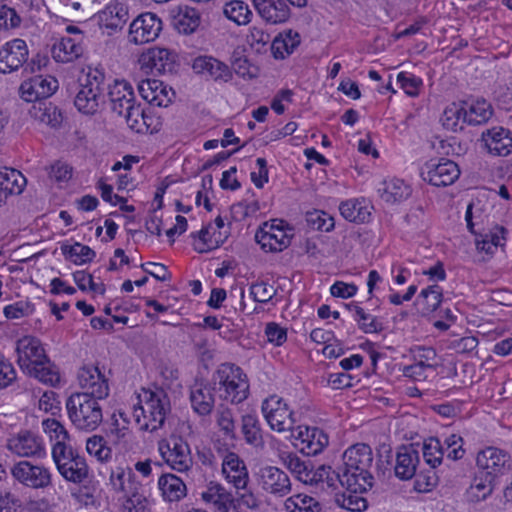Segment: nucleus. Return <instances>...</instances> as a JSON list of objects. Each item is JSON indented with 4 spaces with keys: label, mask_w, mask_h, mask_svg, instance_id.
<instances>
[{
    "label": "nucleus",
    "mask_w": 512,
    "mask_h": 512,
    "mask_svg": "<svg viewBox=\"0 0 512 512\" xmlns=\"http://www.w3.org/2000/svg\"><path fill=\"white\" fill-rule=\"evenodd\" d=\"M78 92L74 98L77 110L86 115L96 114L105 103L107 89L104 72L98 68H89L88 72L78 79Z\"/></svg>",
    "instance_id": "f257e3e1"
},
{
    "label": "nucleus",
    "mask_w": 512,
    "mask_h": 512,
    "mask_svg": "<svg viewBox=\"0 0 512 512\" xmlns=\"http://www.w3.org/2000/svg\"><path fill=\"white\" fill-rule=\"evenodd\" d=\"M144 397V405L134 406L133 417L140 430L153 432L163 426L170 400L162 389L144 390Z\"/></svg>",
    "instance_id": "f03ea898"
},
{
    "label": "nucleus",
    "mask_w": 512,
    "mask_h": 512,
    "mask_svg": "<svg viewBox=\"0 0 512 512\" xmlns=\"http://www.w3.org/2000/svg\"><path fill=\"white\" fill-rule=\"evenodd\" d=\"M99 398L87 394H72L66 402L69 419L79 430L93 431L103 419Z\"/></svg>",
    "instance_id": "7ed1b4c3"
},
{
    "label": "nucleus",
    "mask_w": 512,
    "mask_h": 512,
    "mask_svg": "<svg viewBox=\"0 0 512 512\" xmlns=\"http://www.w3.org/2000/svg\"><path fill=\"white\" fill-rule=\"evenodd\" d=\"M215 380L218 384L220 397L233 404L247 399L249 383L242 369L231 363L221 364L216 371Z\"/></svg>",
    "instance_id": "20e7f679"
},
{
    "label": "nucleus",
    "mask_w": 512,
    "mask_h": 512,
    "mask_svg": "<svg viewBox=\"0 0 512 512\" xmlns=\"http://www.w3.org/2000/svg\"><path fill=\"white\" fill-rule=\"evenodd\" d=\"M159 452L166 464L175 471L188 472L193 467L190 446L181 436L172 435L159 442Z\"/></svg>",
    "instance_id": "39448f33"
},
{
    "label": "nucleus",
    "mask_w": 512,
    "mask_h": 512,
    "mask_svg": "<svg viewBox=\"0 0 512 512\" xmlns=\"http://www.w3.org/2000/svg\"><path fill=\"white\" fill-rule=\"evenodd\" d=\"M262 413L270 428L277 432L291 431L296 423L295 414L283 398L271 395L262 403Z\"/></svg>",
    "instance_id": "423d86ee"
},
{
    "label": "nucleus",
    "mask_w": 512,
    "mask_h": 512,
    "mask_svg": "<svg viewBox=\"0 0 512 512\" xmlns=\"http://www.w3.org/2000/svg\"><path fill=\"white\" fill-rule=\"evenodd\" d=\"M255 479L260 490L273 497H285L292 490L288 474L276 466L261 467L255 474Z\"/></svg>",
    "instance_id": "0eeeda50"
},
{
    "label": "nucleus",
    "mask_w": 512,
    "mask_h": 512,
    "mask_svg": "<svg viewBox=\"0 0 512 512\" xmlns=\"http://www.w3.org/2000/svg\"><path fill=\"white\" fill-rule=\"evenodd\" d=\"M283 221L265 222L256 232L255 240L266 252H281L291 243L292 228L285 229Z\"/></svg>",
    "instance_id": "6e6552de"
},
{
    "label": "nucleus",
    "mask_w": 512,
    "mask_h": 512,
    "mask_svg": "<svg viewBox=\"0 0 512 512\" xmlns=\"http://www.w3.org/2000/svg\"><path fill=\"white\" fill-rule=\"evenodd\" d=\"M421 177L424 181L436 187H445L453 184L460 176L458 165L442 158L438 162L432 159L421 168Z\"/></svg>",
    "instance_id": "1a4fd4ad"
},
{
    "label": "nucleus",
    "mask_w": 512,
    "mask_h": 512,
    "mask_svg": "<svg viewBox=\"0 0 512 512\" xmlns=\"http://www.w3.org/2000/svg\"><path fill=\"white\" fill-rule=\"evenodd\" d=\"M11 475L20 484L32 489H44L52 484L51 473L46 467L34 465L27 460L14 464Z\"/></svg>",
    "instance_id": "9d476101"
},
{
    "label": "nucleus",
    "mask_w": 512,
    "mask_h": 512,
    "mask_svg": "<svg viewBox=\"0 0 512 512\" xmlns=\"http://www.w3.org/2000/svg\"><path fill=\"white\" fill-rule=\"evenodd\" d=\"M7 449L18 457L43 458L46 455L42 438L29 430H22L7 440Z\"/></svg>",
    "instance_id": "9b49d317"
},
{
    "label": "nucleus",
    "mask_w": 512,
    "mask_h": 512,
    "mask_svg": "<svg viewBox=\"0 0 512 512\" xmlns=\"http://www.w3.org/2000/svg\"><path fill=\"white\" fill-rule=\"evenodd\" d=\"M476 465L485 474L497 478L511 470L512 460L506 451L496 447H487L478 452Z\"/></svg>",
    "instance_id": "f8f14e48"
},
{
    "label": "nucleus",
    "mask_w": 512,
    "mask_h": 512,
    "mask_svg": "<svg viewBox=\"0 0 512 512\" xmlns=\"http://www.w3.org/2000/svg\"><path fill=\"white\" fill-rule=\"evenodd\" d=\"M78 382L84 390L80 394L105 399L109 395L108 379L97 366L84 365L78 371Z\"/></svg>",
    "instance_id": "ddd939ff"
},
{
    "label": "nucleus",
    "mask_w": 512,
    "mask_h": 512,
    "mask_svg": "<svg viewBox=\"0 0 512 512\" xmlns=\"http://www.w3.org/2000/svg\"><path fill=\"white\" fill-rule=\"evenodd\" d=\"M176 54L166 48L153 47L139 57V64L145 72L172 73L176 66Z\"/></svg>",
    "instance_id": "4468645a"
},
{
    "label": "nucleus",
    "mask_w": 512,
    "mask_h": 512,
    "mask_svg": "<svg viewBox=\"0 0 512 512\" xmlns=\"http://www.w3.org/2000/svg\"><path fill=\"white\" fill-rule=\"evenodd\" d=\"M369 467L355 468L342 464L338 468L340 485L352 493H364L370 490L374 484V477Z\"/></svg>",
    "instance_id": "2eb2a0df"
},
{
    "label": "nucleus",
    "mask_w": 512,
    "mask_h": 512,
    "mask_svg": "<svg viewBox=\"0 0 512 512\" xmlns=\"http://www.w3.org/2000/svg\"><path fill=\"white\" fill-rule=\"evenodd\" d=\"M29 51L24 40L16 38L0 48V73L17 71L27 63Z\"/></svg>",
    "instance_id": "dca6fc26"
},
{
    "label": "nucleus",
    "mask_w": 512,
    "mask_h": 512,
    "mask_svg": "<svg viewBox=\"0 0 512 512\" xmlns=\"http://www.w3.org/2000/svg\"><path fill=\"white\" fill-rule=\"evenodd\" d=\"M161 29L162 22L155 14H141L130 24V41L135 44H144L154 41L158 37Z\"/></svg>",
    "instance_id": "f3484780"
},
{
    "label": "nucleus",
    "mask_w": 512,
    "mask_h": 512,
    "mask_svg": "<svg viewBox=\"0 0 512 512\" xmlns=\"http://www.w3.org/2000/svg\"><path fill=\"white\" fill-rule=\"evenodd\" d=\"M58 88V81L52 76L36 75L21 83L19 91L26 102H36L50 97Z\"/></svg>",
    "instance_id": "a211bd4d"
},
{
    "label": "nucleus",
    "mask_w": 512,
    "mask_h": 512,
    "mask_svg": "<svg viewBox=\"0 0 512 512\" xmlns=\"http://www.w3.org/2000/svg\"><path fill=\"white\" fill-rule=\"evenodd\" d=\"M296 439V447L307 456H316L320 454L328 445V435L318 427L297 428V434H293Z\"/></svg>",
    "instance_id": "6ab92c4d"
},
{
    "label": "nucleus",
    "mask_w": 512,
    "mask_h": 512,
    "mask_svg": "<svg viewBox=\"0 0 512 512\" xmlns=\"http://www.w3.org/2000/svg\"><path fill=\"white\" fill-rule=\"evenodd\" d=\"M192 68L195 73L203 75L215 82L227 83L232 80L233 73L229 66L212 56H198L194 59Z\"/></svg>",
    "instance_id": "aec40b11"
},
{
    "label": "nucleus",
    "mask_w": 512,
    "mask_h": 512,
    "mask_svg": "<svg viewBox=\"0 0 512 512\" xmlns=\"http://www.w3.org/2000/svg\"><path fill=\"white\" fill-rule=\"evenodd\" d=\"M222 474L237 490L245 489L249 482L246 464L235 452L227 451L223 455Z\"/></svg>",
    "instance_id": "412c9836"
},
{
    "label": "nucleus",
    "mask_w": 512,
    "mask_h": 512,
    "mask_svg": "<svg viewBox=\"0 0 512 512\" xmlns=\"http://www.w3.org/2000/svg\"><path fill=\"white\" fill-rule=\"evenodd\" d=\"M16 352L17 363L23 371L47 357L40 340L33 336L19 339L16 343Z\"/></svg>",
    "instance_id": "4be33fe9"
},
{
    "label": "nucleus",
    "mask_w": 512,
    "mask_h": 512,
    "mask_svg": "<svg viewBox=\"0 0 512 512\" xmlns=\"http://www.w3.org/2000/svg\"><path fill=\"white\" fill-rule=\"evenodd\" d=\"M138 91L145 101L157 107H167L175 95L172 88H168L162 81L156 79L140 81Z\"/></svg>",
    "instance_id": "5701e85b"
},
{
    "label": "nucleus",
    "mask_w": 512,
    "mask_h": 512,
    "mask_svg": "<svg viewBox=\"0 0 512 512\" xmlns=\"http://www.w3.org/2000/svg\"><path fill=\"white\" fill-rule=\"evenodd\" d=\"M259 16L268 24H282L289 20L291 11L285 0H252Z\"/></svg>",
    "instance_id": "b1692460"
},
{
    "label": "nucleus",
    "mask_w": 512,
    "mask_h": 512,
    "mask_svg": "<svg viewBox=\"0 0 512 512\" xmlns=\"http://www.w3.org/2000/svg\"><path fill=\"white\" fill-rule=\"evenodd\" d=\"M201 499L218 512H237L233 495L218 482L211 481L201 493Z\"/></svg>",
    "instance_id": "393cba45"
},
{
    "label": "nucleus",
    "mask_w": 512,
    "mask_h": 512,
    "mask_svg": "<svg viewBox=\"0 0 512 512\" xmlns=\"http://www.w3.org/2000/svg\"><path fill=\"white\" fill-rule=\"evenodd\" d=\"M111 110L114 113L124 114L136 104L133 88L126 81L115 80L113 85H107Z\"/></svg>",
    "instance_id": "a878e982"
},
{
    "label": "nucleus",
    "mask_w": 512,
    "mask_h": 512,
    "mask_svg": "<svg viewBox=\"0 0 512 512\" xmlns=\"http://www.w3.org/2000/svg\"><path fill=\"white\" fill-rule=\"evenodd\" d=\"M98 23L101 28L107 30L111 35L122 30L128 20V9L122 3H111L97 14Z\"/></svg>",
    "instance_id": "bb28decb"
},
{
    "label": "nucleus",
    "mask_w": 512,
    "mask_h": 512,
    "mask_svg": "<svg viewBox=\"0 0 512 512\" xmlns=\"http://www.w3.org/2000/svg\"><path fill=\"white\" fill-rule=\"evenodd\" d=\"M420 462L419 452L412 445L398 448L395 459V475L401 480H409L416 475Z\"/></svg>",
    "instance_id": "cd10ccee"
},
{
    "label": "nucleus",
    "mask_w": 512,
    "mask_h": 512,
    "mask_svg": "<svg viewBox=\"0 0 512 512\" xmlns=\"http://www.w3.org/2000/svg\"><path fill=\"white\" fill-rule=\"evenodd\" d=\"M487 151L495 156H507L512 150V137L502 127L488 129L482 133Z\"/></svg>",
    "instance_id": "c85d7f7f"
},
{
    "label": "nucleus",
    "mask_w": 512,
    "mask_h": 512,
    "mask_svg": "<svg viewBox=\"0 0 512 512\" xmlns=\"http://www.w3.org/2000/svg\"><path fill=\"white\" fill-rule=\"evenodd\" d=\"M172 25L182 34H192L199 27L201 17L199 12L192 7L178 6L171 10Z\"/></svg>",
    "instance_id": "c756f323"
},
{
    "label": "nucleus",
    "mask_w": 512,
    "mask_h": 512,
    "mask_svg": "<svg viewBox=\"0 0 512 512\" xmlns=\"http://www.w3.org/2000/svg\"><path fill=\"white\" fill-rule=\"evenodd\" d=\"M212 388L204 383H195L190 390V402L193 410L201 415H209L214 408Z\"/></svg>",
    "instance_id": "7c9ffc66"
},
{
    "label": "nucleus",
    "mask_w": 512,
    "mask_h": 512,
    "mask_svg": "<svg viewBox=\"0 0 512 512\" xmlns=\"http://www.w3.org/2000/svg\"><path fill=\"white\" fill-rule=\"evenodd\" d=\"M158 487L163 499L168 502L180 501L187 494V487L184 481L171 473H166L159 477Z\"/></svg>",
    "instance_id": "2f4dec72"
},
{
    "label": "nucleus",
    "mask_w": 512,
    "mask_h": 512,
    "mask_svg": "<svg viewBox=\"0 0 512 512\" xmlns=\"http://www.w3.org/2000/svg\"><path fill=\"white\" fill-rule=\"evenodd\" d=\"M343 464L355 468L373 467L374 457L371 447L365 443L350 446L342 456Z\"/></svg>",
    "instance_id": "473e14b6"
},
{
    "label": "nucleus",
    "mask_w": 512,
    "mask_h": 512,
    "mask_svg": "<svg viewBox=\"0 0 512 512\" xmlns=\"http://www.w3.org/2000/svg\"><path fill=\"white\" fill-rule=\"evenodd\" d=\"M305 484L319 487L322 490L331 489L335 490L340 484L339 472L332 470L330 466L321 465L317 469L311 470L308 474Z\"/></svg>",
    "instance_id": "72a5a7b5"
},
{
    "label": "nucleus",
    "mask_w": 512,
    "mask_h": 512,
    "mask_svg": "<svg viewBox=\"0 0 512 512\" xmlns=\"http://www.w3.org/2000/svg\"><path fill=\"white\" fill-rule=\"evenodd\" d=\"M83 51L82 45L75 38L63 37L53 46L52 55L57 62L67 63L78 59Z\"/></svg>",
    "instance_id": "f704fd0d"
},
{
    "label": "nucleus",
    "mask_w": 512,
    "mask_h": 512,
    "mask_svg": "<svg viewBox=\"0 0 512 512\" xmlns=\"http://www.w3.org/2000/svg\"><path fill=\"white\" fill-rule=\"evenodd\" d=\"M30 114L36 121L52 128L60 126L63 120L61 111L51 102H38L33 105Z\"/></svg>",
    "instance_id": "c9c22d12"
},
{
    "label": "nucleus",
    "mask_w": 512,
    "mask_h": 512,
    "mask_svg": "<svg viewBox=\"0 0 512 512\" xmlns=\"http://www.w3.org/2000/svg\"><path fill=\"white\" fill-rule=\"evenodd\" d=\"M341 215L350 222L365 223L369 220L370 207L357 199L343 201L339 206Z\"/></svg>",
    "instance_id": "e433bc0d"
},
{
    "label": "nucleus",
    "mask_w": 512,
    "mask_h": 512,
    "mask_svg": "<svg viewBox=\"0 0 512 512\" xmlns=\"http://www.w3.org/2000/svg\"><path fill=\"white\" fill-rule=\"evenodd\" d=\"M57 469L65 480L75 484H80L84 482L89 474L87 463L85 459L81 456H78L73 460L67 461L65 465Z\"/></svg>",
    "instance_id": "4c0bfd02"
},
{
    "label": "nucleus",
    "mask_w": 512,
    "mask_h": 512,
    "mask_svg": "<svg viewBox=\"0 0 512 512\" xmlns=\"http://www.w3.org/2000/svg\"><path fill=\"white\" fill-rule=\"evenodd\" d=\"M379 193L383 201L394 204L408 198L411 190L403 180L391 179L383 182V187L379 189Z\"/></svg>",
    "instance_id": "58836bf2"
},
{
    "label": "nucleus",
    "mask_w": 512,
    "mask_h": 512,
    "mask_svg": "<svg viewBox=\"0 0 512 512\" xmlns=\"http://www.w3.org/2000/svg\"><path fill=\"white\" fill-rule=\"evenodd\" d=\"M241 432L247 444L256 448L263 446L262 430L256 415L245 414L241 417Z\"/></svg>",
    "instance_id": "ea45409f"
},
{
    "label": "nucleus",
    "mask_w": 512,
    "mask_h": 512,
    "mask_svg": "<svg viewBox=\"0 0 512 512\" xmlns=\"http://www.w3.org/2000/svg\"><path fill=\"white\" fill-rule=\"evenodd\" d=\"M28 375L38 379L44 384L55 386L60 381L59 372L55 366L50 362L48 357L43 361H39L36 364L25 370Z\"/></svg>",
    "instance_id": "a19ab883"
},
{
    "label": "nucleus",
    "mask_w": 512,
    "mask_h": 512,
    "mask_svg": "<svg viewBox=\"0 0 512 512\" xmlns=\"http://www.w3.org/2000/svg\"><path fill=\"white\" fill-rule=\"evenodd\" d=\"M300 44V35L297 32L289 30L285 34L275 37L271 49L276 59H284L286 55L291 54Z\"/></svg>",
    "instance_id": "79ce46f5"
},
{
    "label": "nucleus",
    "mask_w": 512,
    "mask_h": 512,
    "mask_svg": "<svg viewBox=\"0 0 512 512\" xmlns=\"http://www.w3.org/2000/svg\"><path fill=\"white\" fill-rule=\"evenodd\" d=\"M506 229L503 226H496L492 231L476 238V248L487 255H493L499 246L505 242Z\"/></svg>",
    "instance_id": "37998d69"
},
{
    "label": "nucleus",
    "mask_w": 512,
    "mask_h": 512,
    "mask_svg": "<svg viewBox=\"0 0 512 512\" xmlns=\"http://www.w3.org/2000/svg\"><path fill=\"white\" fill-rule=\"evenodd\" d=\"M61 252L67 260L72 261L76 265H82L91 262L96 253L87 245L75 242L73 245L63 244Z\"/></svg>",
    "instance_id": "c03bdc74"
},
{
    "label": "nucleus",
    "mask_w": 512,
    "mask_h": 512,
    "mask_svg": "<svg viewBox=\"0 0 512 512\" xmlns=\"http://www.w3.org/2000/svg\"><path fill=\"white\" fill-rule=\"evenodd\" d=\"M442 302V289L438 285H431L423 289L417 297V304L421 306L423 314L434 312Z\"/></svg>",
    "instance_id": "a18cd8bd"
},
{
    "label": "nucleus",
    "mask_w": 512,
    "mask_h": 512,
    "mask_svg": "<svg viewBox=\"0 0 512 512\" xmlns=\"http://www.w3.org/2000/svg\"><path fill=\"white\" fill-rule=\"evenodd\" d=\"M287 512H320L321 505L313 497L304 494L293 495L285 500Z\"/></svg>",
    "instance_id": "49530a36"
},
{
    "label": "nucleus",
    "mask_w": 512,
    "mask_h": 512,
    "mask_svg": "<svg viewBox=\"0 0 512 512\" xmlns=\"http://www.w3.org/2000/svg\"><path fill=\"white\" fill-rule=\"evenodd\" d=\"M491 116V105L485 100L471 104L468 109L464 108V122L470 125L485 123Z\"/></svg>",
    "instance_id": "de8ad7c7"
},
{
    "label": "nucleus",
    "mask_w": 512,
    "mask_h": 512,
    "mask_svg": "<svg viewBox=\"0 0 512 512\" xmlns=\"http://www.w3.org/2000/svg\"><path fill=\"white\" fill-rule=\"evenodd\" d=\"M224 15L237 25H246L250 22L252 11L248 5L240 0H232L224 6Z\"/></svg>",
    "instance_id": "09e8293b"
},
{
    "label": "nucleus",
    "mask_w": 512,
    "mask_h": 512,
    "mask_svg": "<svg viewBox=\"0 0 512 512\" xmlns=\"http://www.w3.org/2000/svg\"><path fill=\"white\" fill-rule=\"evenodd\" d=\"M442 125L445 129L453 132L463 130L464 107L460 104L452 103L447 106L441 117Z\"/></svg>",
    "instance_id": "8fccbe9b"
},
{
    "label": "nucleus",
    "mask_w": 512,
    "mask_h": 512,
    "mask_svg": "<svg viewBox=\"0 0 512 512\" xmlns=\"http://www.w3.org/2000/svg\"><path fill=\"white\" fill-rule=\"evenodd\" d=\"M216 422L219 430L226 438L230 440L237 439L235 415L232 409L220 406L216 413Z\"/></svg>",
    "instance_id": "3c124183"
},
{
    "label": "nucleus",
    "mask_w": 512,
    "mask_h": 512,
    "mask_svg": "<svg viewBox=\"0 0 512 512\" xmlns=\"http://www.w3.org/2000/svg\"><path fill=\"white\" fill-rule=\"evenodd\" d=\"M283 464L286 468L296 476V478L305 483L312 470L310 463L301 460L296 454L287 453L282 456Z\"/></svg>",
    "instance_id": "603ef678"
},
{
    "label": "nucleus",
    "mask_w": 512,
    "mask_h": 512,
    "mask_svg": "<svg viewBox=\"0 0 512 512\" xmlns=\"http://www.w3.org/2000/svg\"><path fill=\"white\" fill-rule=\"evenodd\" d=\"M354 311L355 321L357 322L359 329L364 333H379L383 331L384 326L376 316L365 312L362 307L357 305L354 306Z\"/></svg>",
    "instance_id": "864d4df0"
},
{
    "label": "nucleus",
    "mask_w": 512,
    "mask_h": 512,
    "mask_svg": "<svg viewBox=\"0 0 512 512\" xmlns=\"http://www.w3.org/2000/svg\"><path fill=\"white\" fill-rule=\"evenodd\" d=\"M495 477L482 470L474 477L470 489L477 499H485L493 491Z\"/></svg>",
    "instance_id": "5fc2aeb1"
},
{
    "label": "nucleus",
    "mask_w": 512,
    "mask_h": 512,
    "mask_svg": "<svg viewBox=\"0 0 512 512\" xmlns=\"http://www.w3.org/2000/svg\"><path fill=\"white\" fill-rule=\"evenodd\" d=\"M124 117L128 127L137 133H147V125L145 124V111L140 104H135L133 107L125 111L124 114H119Z\"/></svg>",
    "instance_id": "6e6d98bb"
},
{
    "label": "nucleus",
    "mask_w": 512,
    "mask_h": 512,
    "mask_svg": "<svg viewBox=\"0 0 512 512\" xmlns=\"http://www.w3.org/2000/svg\"><path fill=\"white\" fill-rule=\"evenodd\" d=\"M444 456V446L438 438H430L423 446V457L431 468H435L442 463Z\"/></svg>",
    "instance_id": "4d7b16f0"
},
{
    "label": "nucleus",
    "mask_w": 512,
    "mask_h": 512,
    "mask_svg": "<svg viewBox=\"0 0 512 512\" xmlns=\"http://www.w3.org/2000/svg\"><path fill=\"white\" fill-rule=\"evenodd\" d=\"M86 450L100 462L108 461L112 456V450L107 446L105 439L99 435L88 438Z\"/></svg>",
    "instance_id": "13d9d810"
},
{
    "label": "nucleus",
    "mask_w": 512,
    "mask_h": 512,
    "mask_svg": "<svg viewBox=\"0 0 512 512\" xmlns=\"http://www.w3.org/2000/svg\"><path fill=\"white\" fill-rule=\"evenodd\" d=\"M78 456L80 455L72 448L70 442H58L53 444L52 457L57 468Z\"/></svg>",
    "instance_id": "bf43d9fd"
},
{
    "label": "nucleus",
    "mask_w": 512,
    "mask_h": 512,
    "mask_svg": "<svg viewBox=\"0 0 512 512\" xmlns=\"http://www.w3.org/2000/svg\"><path fill=\"white\" fill-rule=\"evenodd\" d=\"M463 443V438L457 434L447 436L442 443L444 446V453L447 454V458L451 460L462 459L465 454Z\"/></svg>",
    "instance_id": "052dcab7"
},
{
    "label": "nucleus",
    "mask_w": 512,
    "mask_h": 512,
    "mask_svg": "<svg viewBox=\"0 0 512 512\" xmlns=\"http://www.w3.org/2000/svg\"><path fill=\"white\" fill-rule=\"evenodd\" d=\"M44 431L54 443L70 442V437L65 427L56 419H46L42 422Z\"/></svg>",
    "instance_id": "680f3d73"
},
{
    "label": "nucleus",
    "mask_w": 512,
    "mask_h": 512,
    "mask_svg": "<svg viewBox=\"0 0 512 512\" xmlns=\"http://www.w3.org/2000/svg\"><path fill=\"white\" fill-rule=\"evenodd\" d=\"M212 228H213L212 224L210 223L207 226L203 227L198 232V238L201 241V246L195 247V250L197 252L205 253V252L211 251V250L219 247V245L222 243V240L220 239V237H218V238L215 237V235H216L215 232L213 233V235H210V230ZM219 236H221L220 233H219Z\"/></svg>",
    "instance_id": "e2e57ef3"
},
{
    "label": "nucleus",
    "mask_w": 512,
    "mask_h": 512,
    "mask_svg": "<svg viewBox=\"0 0 512 512\" xmlns=\"http://www.w3.org/2000/svg\"><path fill=\"white\" fill-rule=\"evenodd\" d=\"M397 82L400 84L404 92L411 97L417 96L423 85L421 78L408 72H400L397 75Z\"/></svg>",
    "instance_id": "0e129e2a"
},
{
    "label": "nucleus",
    "mask_w": 512,
    "mask_h": 512,
    "mask_svg": "<svg viewBox=\"0 0 512 512\" xmlns=\"http://www.w3.org/2000/svg\"><path fill=\"white\" fill-rule=\"evenodd\" d=\"M307 222L317 230L330 231L334 228L333 218L323 211H314L307 214Z\"/></svg>",
    "instance_id": "69168bd1"
},
{
    "label": "nucleus",
    "mask_w": 512,
    "mask_h": 512,
    "mask_svg": "<svg viewBox=\"0 0 512 512\" xmlns=\"http://www.w3.org/2000/svg\"><path fill=\"white\" fill-rule=\"evenodd\" d=\"M359 493L350 492L348 495H342V500L337 498V502L349 512H361L367 508V500L358 495Z\"/></svg>",
    "instance_id": "338daca9"
},
{
    "label": "nucleus",
    "mask_w": 512,
    "mask_h": 512,
    "mask_svg": "<svg viewBox=\"0 0 512 512\" xmlns=\"http://www.w3.org/2000/svg\"><path fill=\"white\" fill-rule=\"evenodd\" d=\"M250 293L256 302L267 303L276 294V289L267 282L261 281L251 285Z\"/></svg>",
    "instance_id": "774afa93"
}]
</instances>
